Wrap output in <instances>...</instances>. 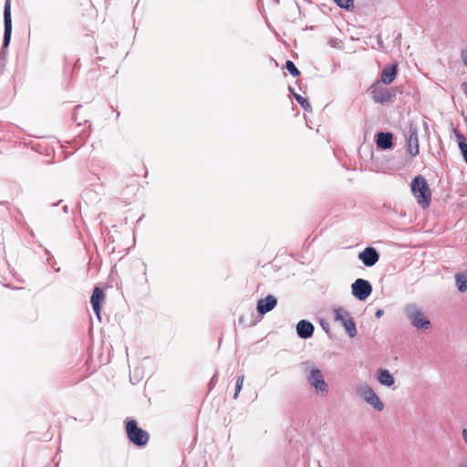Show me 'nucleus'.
<instances>
[{
  "label": "nucleus",
  "instance_id": "obj_1",
  "mask_svg": "<svg viewBox=\"0 0 467 467\" xmlns=\"http://www.w3.org/2000/svg\"><path fill=\"white\" fill-rule=\"evenodd\" d=\"M410 187L412 194L416 198L418 203L422 208L428 207L431 202V192L425 178L422 176L415 177L411 181Z\"/></svg>",
  "mask_w": 467,
  "mask_h": 467
},
{
  "label": "nucleus",
  "instance_id": "obj_2",
  "mask_svg": "<svg viewBox=\"0 0 467 467\" xmlns=\"http://www.w3.org/2000/svg\"><path fill=\"white\" fill-rule=\"evenodd\" d=\"M126 433L128 439L136 446L142 447L149 441V433L140 428L135 420H129L126 422Z\"/></svg>",
  "mask_w": 467,
  "mask_h": 467
},
{
  "label": "nucleus",
  "instance_id": "obj_3",
  "mask_svg": "<svg viewBox=\"0 0 467 467\" xmlns=\"http://www.w3.org/2000/svg\"><path fill=\"white\" fill-rule=\"evenodd\" d=\"M357 392L364 399V400L374 407L377 410L380 411L384 408V404L379 400L375 391L368 386H359Z\"/></svg>",
  "mask_w": 467,
  "mask_h": 467
},
{
  "label": "nucleus",
  "instance_id": "obj_4",
  "mask_svg": "<svg viewBox=\"0 0 467 467\" xmlns=\"http://www.w3.org/2000/svg\"><path fill=\"white\" fill-rule=\"evenodd\" d=\"M406 313L412 322V324L418 328H428L430 326V321L424 316V314L413 305L408 306L406 307Z\"/></svg>",
  "mask_w": 467,
  "mask_h": 467
},
{
  "label": "nucleus",
  "instance_id": "obj_5",
  "mask_svg": "<svg viewBox=\"0 0 467 467\" xmlns=\"http://www.w3.org/2000/svg\"><path fill=\"white\" fill-rule=\"evenodd\" d=\"M370 90L372 99L377 103L384 104L392 102L396 97L393 91L377 85H372Z\"/></svg>",
  "mask_w": 467,
  "mask_h": 467
},
{
  "label": "nucleus",
  "instance_id": "obj_6",
  "mask_svg": "<svg viewBox=\"0 0 467 467\" xmlns=\"http://www.w3.org/2000/svg\"><path fill=\"white\" fill-rule=\"evenodd\" d=\"M4 39L3 49L7 47L10 44L12 33V19H11V4L10 0H5L4 7Z\"/></svg>",
  "mask_w": 467,
  "mask_h": 467
},
{
  "label": "nucleus",
  "instance_id": "obj_7",
  "mask_svg": "<svg viewBox=\"0 0 467 467\" xmlns=\"http://www.w3.org/2000/svg\"><path fill=\"white\" fill-rule=\"evenodd\" d=\"M307 379L309 383L316 389L317 392H327V384L324 380V377L318 368L310 370Z\"/></svg>",
  "mask_w": 467,
  "mask_h": 467
},
{
  "label": "nucleus",
  "instance_id": "obj_8",
  "mask_svg": "<svg viewBox=\"0 0 467 467\" xmlns=\"http://www.w3.org/2000/svg\"><path fill=\"white\" fill-rule=\"evenodd\" d=\"M358 258L362 261L365 266L371 267L379 261V254L375 248L367 247L359 253Z\"/></svg>",
  "mask_w": 467,
  "mask_h": 467
},
{
  "label": "nucleus",
  "instance_id": "obj_9",
  "mask_svg": "<svg viewBox=\"0 0 467 467\" xmlns=\"http://www.w3.org/2000/svg\"><path fill=\"white\" fill-rule=\"evenodd\" d=\"M408 152L411 156H416L419 153V139L418 131L415 127H410L409 130V137L407 140Z\"/></svg>",
  "mask_w": 467,
  "mask_h": 467
},
{
  "label": "nucleus",
  "instance_id": "obj_10",
  "mask_svg": "<svg viewBox=\"0 0 467 467\" xmlns=\"http://www.w3.org/2000/svg\"><path fill=\"white\" fill-rule=\"evenodd\" d=\"M276 304V298L272 295H268L257 302L256 310L259 314L264 315L274 309Z\"/></svg>",
  "mask_w": 467,
  "mask_h": 467
},
{
  "label": "nucleus",
  "instance_id": "obj_11",
  "mask_svg": "<svg viewBox=\"0 0 467 467\" xmlns=\"http://www.w3.org/2000/svg\"><path fill=\"white\" fill-rule=\"evenodd\" d=\"M297 335L301 338H308L314 333V326L306 320H300L296 325Z\"/></svg>",
  "mask_w": 467,
  "mask_h": 467
},
{
  "label": "nucleus",
  "instance_id": "obj_12",
  "mask_svg": "<svg viewBox=\"0 0 467 467\" xmlns=\"http://www.w3.org/2000/svg\"><path fill=\"white\" fill-rule=\"evenodd\" d=\"M376 143L379 149H390L392 147V134L389 132H379Z\"/></svg>",
  "mask_w": 467,
  "mask_h": 467
},
{
  "label": "nucleus",
  "instance_id": "obj_13",
  "mask_svg": "<svg viewBox=\"0 0 467 467\" xmlns=\"http://www.w3.org/2000/svg\"><path fill=\"white\" fill-rule=\"evenodd\" d=\"M397 75V66L392 65L390 67H386L382 72L380 79L384 84H390L395 79V77Z\"/></svg>",
  "mask_w": 467,
  "mask_h": 467
},
{
  "label": "nucleus",
  "instance_id": "obj_14",
  "mask_svg": "<svg viewBox=\"0 0 467 467\" xmlns=\"http://www.w3.org/2000/svg\"><path fill=\"white\" fill-rule=\"evenodd\" d=\"M351 289V292H372V285L368 280L358 278L352 284Z\"/></svg>",
  "mask_w": 467,
  "mask_h": 467
},
{
  "label": "nucleus",
  "instance_id": "obj_15",
  "mask_svg": "<svg viewBox=\"0 0 467 467\" xmlns=\"http://www.w3.org/2000/svg\"><path fill=\"white\" fill-rule=\"evenodd\" d=\"M105 300V294H92L91 304L94 312L99 319H100V305Z\"/></svg>",
  "mask_w": 467,
  "mask_h": 467
},
{
  "label": "nucleus",
  "instance_id": "obj_16",
  "mask_svg": "<svg viewBox=\"0 0 467 467\" xmlns=\"http://www.w3.org/2000/svg\"><path fill=\"white\" fill-rule=\"evenodd\" d=\"M378 380L380 384L388 387L394 384V379L387 369H380L379 371Z\"/></svg>",
  "mask_w": 467,
  "mask_h": 467
},
{
  "label": "nucleus",
  "instance_id": "obj_17",
  "mask_svg": "<svg viewBox=\"0 0 467 467\" xmlns=\"http://www.w3.org/2000/svg\"><path fill=\"white\" fill-rule=\"evenodd\" d=\"M116 289V290H119V287L118 285V280H117V276L113 275H110L109 276V282L107 283V285L106 287H100L99 285H96L94 288H93V291L92 292H104L105 289Z\"/></svg>",
  "mask_w": 467,
  "mask_h": 467
},
{
  "label": "nucleus",
  "instance_id": "obj_18",
  "mask_svg": "<svg viewBox=\"0 0 467 467\" xmlns=\"http://www.w3.org/2000/svg\"><path fill=\"white\" fill-rule=\"evenodd\" d=\"M455 283L460 292L467 290V272L458 273L455 275Z\"/></svg>",
  "mask_w": 467,
  "mask_h": 467
},
{
  "label": "nucleus",
  "instance_id": "obj_19",
  "mask_svg": "<svg viewBox=\"0 0 467 467\" xmlns=\"http://www.w3.org/2000/svg\"><path fill=\"white\" fill-rule=\"evenodd\" d=\"M342 325L344 326L346 331L348 332V334L349 335L350 337H354L357 334V329H356V325H355V322L353 321V319L350 317V318H347L345 321L341 322Z\"/></svg>",
  "mask_w": 467,
  "mask_h": 467
},
{
  "label": "nucleus",
  "instance_id": "obj_20",
  "mask_svg": "<svg viewBox=\"0 0 467 467\" xmlns=\"http://www.w3.org/2000/svg\"><path fill=\"white\" fill-rule=\"evenodd\" d=\"M335 319L340 322L345 321L347 318H350L349 314L343 308H337L334 310Z\"/></svg>",
  "mask_w": 467,
  "mask_h": 467
},
{
  "label": "nucleus",
  "instance_id": "obj_21",
  "mask_svg": "<svg viewBox=\"0 0 467 467\" xmlns=\"http://www.w3.org/2000/svg\"><path fill=\"white\" fill-rule=\"evenodd\" d=\"M294 96H295V99H296V101L300 104V106L306 111H311L312 110V107H311L310 103L308 102V100L306 99L303 98L299 94H294Z\"/></svg>",
  "mask_w": 467,
  "mask_h": 467
},
{
  "label": "nucleus",
  "instance_id": "obj_22",
  "mask_svg": "<svg viewBox=\"0 0 467 467\" xmlns=\"http://www.w3.org/2000/svg\"><path fill=\"white\" fill-rule=\"evenodd\" d=\"M285 68L293 77H297L300 75V71L296 68V65L291 60H287L285 62Z\"/></svg>",
  "mask_w": 467,
  "mask_h": 467
},
{
  "label": "nucleus",
  "instance_id": "obj_23",
  "mask_svg": "<svg viewBox=\"0 0 467 467\" xmlns=\"http://www.w3.org/2000/svg\"><path fill=\"white\" fill-rule=\"evenodd\" d=\"M335 3L341 8L347 10L351 9L354 6V0H334Z\"/></svg>",
  "mask_w": 467,
  "mask_h": 467
},
{
  "label": "nucleus",
  "instance_id": "obj_24",
  "mask_svg": "<svg viewBox=\"0 0 467 467\" xmlns=\"http://www.w3.org/2000/svg\"><path fill=\"white\" fill-rule=\"evenodd\" d=\"M244 380V375H241V376L238 377V379L236 380V389H235V393H234V399L237 398L238 393L240 392V390H241V389L243 387Z\"/></svg>",
  "mask_w": 467,
  "mask_h": 467
},
{
  "label": "nucleus",
  "instance_id": "obj_25",
  "mask_svg": "<svg viewBox=\"0 0 467 467\" xmlns=\"http://www.w3.org/2000/svg\"><path fill=\"white\" fill-rule=\"evenodd\" d=\"M460 57L462 64L467 67V47L461 50Z\"/></svg>",
  "mask_w": 467,
  "mask_h": 467
},
{
  "label": "nucleus",
  "instance_id": "obj_26",
  "mask_svg": "<svg viewBox=\"0 0 467 467\" xmlns=\"http://www.w3.org/2000/svg\"><path fill=\"white\" fill-rule=\"evenodd\" d=\"M454 134L457 138L459 148L461 149V142H465L464 136L456 129H454Z\"/></svg>",
  "mask_w": 467,
  "mask_h": 467
},
{
  "label": "nucleus",
  "instance_id": "obj_27",
  "mask_svg": "<svg viewBox=\"0 0 467 467\" xmlns=\"http://www.w3.org/2000/svg\"><path fill=\"white\" fill-rule=\"evenodd\" d=\"M461 151L463 155L464 161L467 163V143L466 142H461Z\"/></svg>",
  "mask_w": 467,
  "mask_h": 467
},
{
  "label": "nucleus",
  "instance_id": "obj_28",
  "mask_svg": "<svg viewBox=\"0 0 467 467\" xmlns=\"http://www.w3.org/2000/svg\"><path fill=\"white\" fill-rule=\"evenodd\" d=\"M359 300H366L369 294H354Z\"/></svg>",
  "mask_w": 467,
  "mask_h": 467
},
{
  "label": "nucleus",
  "instance_id": "obj_29",
  "mask_svg": "<svg viewBox=\"0 0 467 467\" xmlns=\"http://www.w3.org/2000/svg\"><path fill=\"white\" fill-rule=\"evenodd\" d=\"M462 89L463 90L464 94L467 97V82L462 83Z\"/></svg>",
  "mask_w": 467,
  "mask_h": 467
},
{
  "label": "nucleus",
  "instance_id": "obj_30",
  "mask_svg": "<svg viewBox=\"0 0 467 467\" xmlns=\"http://www.w3.org/2000/svg\"><path fill=\"white\" fill-rule=\"evenodd\" d=\"M80 109H81V106H80V105H78V106H76V107H75V109H74V119H75V120H77V113H78V111Z\"/></svg>",
  "mask_w": 467,
  "mask_h": 467
},
{
  "label": "nucleus",
  "instance_id": "obj_31",
  "mask_svg": "<svg viewBox=\"0 0 467 467\" xmlns=\"http://www.w3.org/2000/svg\"><path fill=\"white\" fill-rule=\"evenodd\" d=\"M462 436H463V439H464V441L466 442L467 444V429H464L462 431Z\"/></svg>",
  "mask_w": 467,
  "mask_h": 467
},
{
  "label": "nucleus",
  "instance_id": "obj_32",
  "mask_svg": "<svg viewBox=\"0 0 467 467\" xmlns=\"http://www.w3.org/2000/svg\"><path fill=\"white\" fill-rule=\"evenodd\" d=\"M382 315H383V310H382V309H379V310L376 312V317H377V318H379Z\"/></svg>",
  "mask_w": 467,
  "mask_h": 467
},
{
  "label": "nucleus",
  "instance_id": "obj_33",
  "mask_svg": "<svg viewBox=\"0 0 467 467\" xmlns=\"http://www.w3.org/2000/svg\"><path fill=\"white\" fill-rule=\"evenodd\" d=\"M63 211H64L65 213H67V205H65V206L63 207Z\"/></svg>",
  "mask_w": 467,
  "mask_h": 467
},
{
  "label": "nucleus",
  "instance_id": "obj_34",
  "mask_svg": "<svg viewBox=\"0 0 467 467\" xmlns=\"http://www.w3.org/2000/svg\"><path fill=\"white\" fill-rule=\"evenodd\" d=\"M459 467H467V464L466 463H461V464H459Z\"/></svg>",
  "mask_w": 467,
  "mask_h": 467
},
{
  "label": "nucleus",
  "instance_id": "obj_35",
  "mask_svg": "<svg viewBox=\"0 0 467 467\" xmlns=\"http://www.w3.org/2000/svg\"><path fill=\"white\" fill-rule=\"evenodd\" d=\"M59 202H61V200H59L57 202L54 203V205H58Z\"/></svg>",
  "mask_w": 467,
  "mask_h": 467
},
{
  "label": "nucleus",
  "instance_id": "obj_36",
  "mask_svg": "<svg viewBox=\"0 0 467 467\" xmlns=\"http://www.w3.org/2000/svg\"><path fill=\"white\" fill-rule=\"evenodd\" d=\"M275 3H277V4L279 3V0H275Z\"/></svg>",
  "mask_w": 467,
  "mask_h": 467
}]
</instances>
